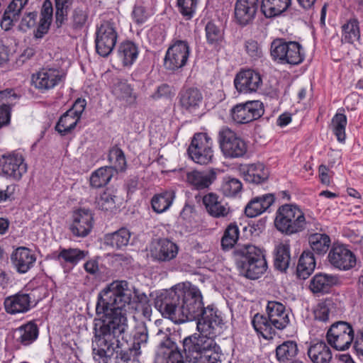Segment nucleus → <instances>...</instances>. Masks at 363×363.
Instances as JSON below:
<instances>
[{"mask_svg":"<svg viewBox=\"0 0 363 363\" xmlns=\"http://www.w3.org/2000/svg\"><path fill=\"white\" fill-rule=\"evenodd\" d=\"M203 306L200 290L189 282L176 284L155 301V308L164 318H219L213 305Z\"/></svg>","mask_w":363,"mask_h":363,"instance_id":"f257e3e1","label":"nucleus"},{"mask_svg":"<svg viewBox=\"0 0 363 363\" xmlns=\"http://www.w3.org/2000/svg\"><path fill=\"white\" fill-rule=\"evenodd\" d=\"M126 320L94 319L93 359L95 363L113 362L114 351L122 346L120 337L128 328Z\"/></svg>","mask_w":363,"mask_h":363,"instance_id":"f03ea898","label":"nucleus"},{"mask_svg":"<svg viewBox=\"0 0 363 363\" xmlns=\"http://www.w3.org/2000/svg\"><path fill=\"white\" fill-rule=\"evenodd\" d=\"M132 299V289L126 281H114L98 295L96 314L103 318H125Z\"/></svg>","mask_w":363,"mask_h":363,"instance_id":"7ed1b4c3","label":"nucleus"},{"mask_svg":"<svg viewBox=\"0 0 363 363\" xmlns=\"http://www.w3.org/2000/svg\"><path fill=\"white\" fill-rule=\"evenodd\" d=\"M240 257L238 267L246 277L250 279L259 278L267 270V264L262 251L252 245H245L236 250Z\"/></svg>","mask_w":363,"mask_h":363,"instance_id":"20e7f679","label":"nucleus"},{"mask_svg":"<svg viewBox=\"0 0 363 363\" xmlns=\"http://www.w3.org/2000/svg\"><path fill=\"white\" fill-rule=\"evenodd\" d=\"M274 225L279 232L287 235L301 232L306 227L305 214L297 205H281L277 210Z\"/></svg>","mask_w":363,"mask_h":363,"instance_id":"39448f33","label":"nucleus"},{"mask_svg":"<svg viewBox=\"0 0 363 363\" xmlns=\"http://www.w3.org/2000/svg\"><path fill=\"white\" fill-rule=\"evenodd\" d=\"M270 53L272 59L281 64L298 65L305 57L303 49L298 42L286 41L283 38L272 41Z\"/></svg>","mask_w":363,"mask_h":363,"instance_id":"423d86ee","label":"nucleus"},{"mask_svg":"<svg viewBox=\"0 0 363 363\" xmlns=\"http://www.w3.org/2000/svg\"><path fill=\"white\" fill-rule=\"evenodd\" d=\"M118 26L113 20H104L96 26V50L102 57L108 56L116 46L118 36Z\"/></svg>","mask_w":363,"mask_h":363,"instance_id":"0eeeda50","label":"nucleus"},{"mask_svg":"<svg viewBox=\"0 0 363 363\" xmlns=\"http://www.w3.org/2000/svg\"><path fill=\"white\" fill-rule=\"evenodd\" d=\"M183 348L189 363L198 362L199 358L211 350H220L214 340L198 334L186 337L183 341Z\"/></svg>","mask_w":363,"mask_h":363,"instance_id":"6e6552de","label":"nucleus"},{"mask_svg":"<svg viewBox=\"0 0 363 363\" xmlns=\"http://www.w3.org/2000/svg\"><path fill=\"white\" fill-rule=\"evenodd\" d=\"M218 143L226 158L242 157L247 150L246 143L228 127H223L218 131Z\"/></svg>","mask_w":363,"mask_h":363,"instance_id":"1a4fd4ad","label":"nucleus"},{"mask_svg":"<svg viewBox=\"0 0 363 363\" xmlns=\"http://www.w3.org/2000/svg\"><path fill=\"white\" fill-rule=\"evenodd\" d=\"M189 157L201 165L212 162L213 158V140L206 133L194 134L188 148Z\"/></svg>","mask_w":363,"mask_h":363,"instance_id":"9d476101","label":"nucleus"},{"mask_svg":"<svg viewBox=\"0 0 363 363\" xmlns=\"http://www.w3.org/2000/svg\"><path fill=\"white\" fill-rule=\"evenodd\" d=\"M326 338L328 344L337 351H345L350 348L354 340V330L352 326L345 321H339L331 325Z\"/></svg>","mask_w":363,"mask_h":363,"instance_id":"9b49d317","label":"nucleus"},{"mask_svg":"<svg viewBox=\"0 0 363 363\" xmlns=\"http://www.w3.org/2000/svg\"><path fill=\"white\" fill-rule=\"evenodd\" d=\"M190 55V47L187 41L177 40L168 48L164 58L166 69L176 71L184 67Z\"/></svg>","mask_w":363,"mask_h":363,"instance_id":"f8f14e48","label":"nucleus"},{"mask_svg":"<svg viewBox=\"0 0 363 363\" xmlns=\"http://www.w3.org/2000/svg\"><path fill=\"white\" fill-rule=\"evenodd\" d=\"M138 329L139 331L134 335L135 342L132 347L123 349L124 345V333L120 337L122 346L114 351V354H116V357L113 358L114 363H130V362L138 361V358L141 353L140 345L141 343H145L148 338L147 331L143 323L139 326Z\"/></svg>","mask_w":363,"mask_h":363,"instance_id":"ddd939ff","label":"nucleus"},{"mask_svg":"<svg viewBox=\"0 0 363 363\" xmlns=\"http://www.w3.org/2000/svg\"><path fill=\"white\" fill-rule=\"evenodd\" d=\"M263 104L259 101H248L238 104L230 111L232 119L237 123L245 124L259 118L264 114Z\"/></svg>","mask_w":363,"mask_h":363,"instance_id":"4468645a","label":"nucleus"},{"mask_svg":"<svg viewBox=\"0 0 363 363\" xmlns=\"http://www.w3.org/2000/svg\"><path fill=\"white\" fill-rule=\"evenodd\" d=\"M261 74L253 69H243L235 77L234 86L240 94H253L257 92L262 86Z\"/></svg>","mask_w":363,"mask_h":363,"instance_id":"2eb2a0df","label":"nucleus"},{"mask_svg":"<svg viewBox=\"0 0 363 363\" xmlns=\"http://www.w3.org/2000/svg\"><path fill=\"white\" fill-rule=\"evenodd\" d=\"M331 266L342 271H347L356 265V257L348 247L342 244H334L328 255Z\"/></svg>","mask_w":363,"mask_h":363,"instance_id":"dca6fc26","label":"nucleus"},{"mask_svg":"<svg viewBox=\"0 0 363 363\" xmlns=\"http://www.w3.org/2000/svg\"><path fill=\"white\" fill-rule=\"evenodd\" d=\"M26 172L27 164L21 154L4 155L0 160V173L7 178L18 181Z\"/></svg>","mask_w":363,"mask_h":363,"instance_id":"f3484780","label":"nucleus"},{"mask_svg":"<svg viewBox=\"0 0 363 363\" xmlns=\"http://www.w3.org/2000/svg\"><path fill=\"white\" fill-rule=\"evenodd\" d=\"M63 75L56 69L43 68L32 75V84L42 93L54 89L62 80Z\"/></svg>","mask_w":363,"mask_h":363,"instance_id":"a211bd4d","label":"nucleus"},{"mask_svg":"<svg viewBox=\"0 0 363 363\" xmlns=\"http://www.w3.org/2000/svg\"><path fill=\"white\" fill-rule=\"evenodd\" d=\"M93 223L94 218L90 210L79 209L72 214L69 230L74 236L84 238L91 231Z\"/></svg>","mask_w":363,"mask_h":363,"instance_id":"6ab92c4d","label":"nucleus"},{"mask_svg":"<svg viewBox=\"0 0 363 363\" xmlns=\"http://www.w3.org/2000/svg\"><path fill=\"white\" fill-rule=\"evenodd\" d=\"M179 250L177 243L167 238H160L152 242L150 252L154 259L167 262L177 257Z\"/></svg>","mask_w":363,"mask_h":363,"instance_id":"aec40b11","label":"nucleus"},{"mask_svg":"<svg viewBox=\"0 0 363 363\" xmlns=\"http://www.w3.org/2000/svg\"><path fill=\"white\" fill-rule=\"evenodd\" d=\"M258 0H236L234 6L235 22L246 26L253 22L258 9Z\"/></svg>","mask_w":363,"mask_h":363,"instance_id":"412c9836","label":"nucleus"},{"mask_svg":"<svg viewBox=\"0 0 363 363\" xmlns=\"http://www.w3.org/2000/svg\"><path fill=\"white\" fill-rule=\"evenodd\" d=\"M202 202L207 213L214 218H228L231 216L233 211L230 206L216 194L204 195Z\"/></svg>","mask_w":363,"mask_h":363,"instance_id":"4be33fe9","label":"nucleus"},{"mask_svg":"<svg viewBox=\"0 0 363 363\" xmlns=\"http://www.w3.org/2000/svg\"><path fill=\"white\" fill-rule=\"evenodd\" d=\"M11 259L16 271L18 273L24 274L34 266L36 256L29 248L19 247L13 252Z\"/></svg>","mask_w":363,"mask_h":363,"instance_id":"5701e85b","label":"nucleus"},{"mask_svg":"<svg viewBox=\"0 0 363 363\" xmlns=\"http://www.w3.org/2000/svg\"><path fill=\"white\" fill-rule=\"evenodd\" d=\"M29 0H12L6 8L2 16L0 26L5 31L10 30L17 23L22 11Z\"/></svg>","mask_w":363,"mask_h":363,"instance_id":"b1692460","label":"nucleus"},{"mask_svg":"<svg viewBox=\"0 0 363 363\" xmlns=\"http://www.w3.org/2000/svg\"><path fill=\"white\" fill-rule=\"evenodd\" d=\"M179 98L182 108L189 113L198 111L203 102L201 91L195 87L182 89L179 94Z\"/></svg>","mask_w":363,"mask_h":363,"instance_id":"393cba45","label":"nucleus"},{"mask_svg":"<svg viewBox=\"0 0 363 363\" xmlns=\"http://www.w3.org/2000/svg\"><path fill=\"white\" fill-rule=\"evenodd\" d=\"M189 319H174L175 324H181L188 321ZM197 330L199 335L211 337L213 340L222 332L223 323L222 319H196Z\"/></svg>","mask_w":363,"mask_h":363,"instance_id":"a878e982","label":"nucleus"},{"mask_svg":"<svg viewBox=\"0 0 363 363\" xmlns=\"http://www.w3.org/2000/svg\"><path fill=\"white\" fill-rule=\"evenodd\" d=\"M274 200L275 197L272 194H266L253 198L245 206V215L249 218H255L261 215L269 208Z\"/></svg>","mask_w":363,"mask_h":363,"instance_id":"bb28decb","label":"nucleus"},{"mask_svg":"<svg viewBox=\"0 0 363 363\" xmlns=\"http://www.w3.org/2000/svg\"><path fill=\"white\" fill-rule=\"evenodd\" d=\"M88 255V251L82 250L79 248H62L55 252L54 258L61 266H76L80 261L85 259Z\"/></svg>","mask_w":363,"mask_h":363,"instance_id":"cd10ccee","label":"nucleus"},{"mask_svg":"<svg viewBox=\"0 0 363 363\" xmlns=\"http://www.w3.org/2000/svg\"><path fill=\"white\" fill-rule=\"evenodd\" d=\"M6 312L11 315L26 313L30 309L31 298L29 294L18 293L4 301Z\"/></svg>","mask_w":363,"mask_h":363,"instance_id":"c85d7f7f","label":"nucleus"},{"mask_svg":"<svg viewBox=\"0 0 363 363\" xmlns=\"http://www.w3.org/2000/svg\"><path fill=\"white\" fill-rule=\"evenodd\" d=\"M339 283L338 276L319 273L311 279L309 287L314 294H325L328 293L332 287L339 284Z\"/></svg>","mask_w":363,"mask_h":363,"instance_id":"c756f323","label":"nucleus"},{"mask_svg":"<svg viewBox=\"0 0 363 363\" xmlns=\"http://www.w3.org/2000/svg\"><path fill=\"white\" fill-rule=\"evenodd\" d=\"M216 174L214 169L205 171L194 170L187 173L186 179L188 183L196 189H203L213 184L216 179Z\"/></svg>","mask_w":363,"mask_h":363,"instance_id":"7c9ffc66","label":"nucleus"},{"mask_svg":"<svg viewBox=\"0 0 363 363\" xmlns=\"http://www.w3.org/2000/svg\"><path fill=\"white\" fill-rule=\"evenodd\" d=\"M157 363H184L183 357L177 350L175 345L169 340L160 344L157 352Z\"/></svg>","mask_w":363,"mask_h":363,"instance_id":"2f4dec72","label":"nucleus"},{"mask_svg":"<svg viewBox=\"0 0 363 363\" xmlns=\"http://www.w3.org/2000/svg\"><path fill=\"white\" fill-rule=\"evenodd\" d=\"M244 179L252 184H262L267 180L269 172L262 163H255L247 165L242 169Z\"/></svg>","mask_w":363,"mask_h":363,"instance_id":"473e14b6","label":"nucleus"},{"mask_svg":"<svg viewBox=\"0 0 363 363\" xmlns=\"http://www.w3.org/2000/svg\"><path fill=\"white\" fill-rule=\"evenodd\" d=\"M111 92L117 100L126 104H132L136 99L132 86L124 79H116L113 84Z\"/></svg>","mask_w":363,"mask_h":363,"instance_id":"72a5a7b5","label":"nucleus"},{"mask_svg":"<svg viewBox=\"0 0 363 363\" xmlns=\"http://www.w3.org/2000/svg\"><path fill=\"white\" fill-rule=\"evenodd\" d=\"M16 94L12 89L0 91V128L9 124L11 121V104Z\"/></svg>","mask_w":363,"mask_h":363,"instance_id":"f704fd0d","label":"nucleus"},{"mask_svg":"<svg viewBox=\"0 0 363 363\" xmlns=\"http://www.w3.org/2000/svg\"><path fill=\"white\" fill-rule=\"evenodd\" d=\"M308 355L313 363H330L333 357L330 347L323 341L311 345Z\"/></svg>","mask_w":363,"mask_h":363,"instance_id":"c9c22d12","label":"nucleus"},{"mask_svg":"<svg viewBox=\"0 0 363 363\" xmlns=\"http://www.w3.org/2000/svg\"><path fill=\"white\" fill-rule=\"evenodd\" d=\"M38 336V329L33 322L19 327L14 332V338L17 343L24 346L32 344Z\"/></svg>","mask_w":363,"mask_h":363,"instance_id":"e433bc0d","label":"nucleus"},{"mask_svg":"<svg viewBox=\"0 0 363 363\" xmlns=\"http://www.w3.org/2000/svg\"><path fill=\"white\" fill-rule=\"evenodd\" d=\"M91 23L90 10L85 4H82L74 8L72 11L71 23L74 30H82L89 26Z\"/></svg>","mask_w":363,"mask_h":363,"instance_id":"4c0bfd02","label":"nucleus"},{"mask_svg":"<svg viewBox=\"0 0 363 363\" xmlns=\"http://www.w3.org/2000/svg\"><path fill=\"white\" fill-rule=\"evenodd\" d=\"M291 0H262L261 11L266 18L278 16L291 5Z\"/></svg>","mask_w":363,"mask_h":363,"instance_id":"58836bf2","label":"nucleus"},{"mask_svg":"<svg viewBox=\"0 0 363 363\" xmlns=\"http://www.w3.org/2000/svg\"><path fill=\"white\" fill-rule=\"evenodd\" d=\"M291 262L290 245L287 242L277 245L274 250V267L281 272H285Z\"/></svg>","mask_w":363,"mask_h":363,"instance_id":"ea45409f","label":"nucleus"},{"mask_svg":"<svg viewBox=\"0 0 363 363\" xmlns=\"http://www.w3.org/2000/svg\"><path fill=\"white\" fill-rule=\"evenodd\" d=\"M315 260L313 253L310 251H304L298 260L296 267V274L299 279H307L314 271Z\"/></svg>","mask_w":363,"mask_h":363,"instance_id":"a19ab883","label":"nucleus"},{"mask_svg":"<svg viewBox=\"0 0 363 363\" xmlns=\"http://www.w3.org/2000/svg\"><path fill=\"white\" fill-rule=\"evenodd\" d=\"M175 194L172 190H166L155 194L151 199L153 211L157 213L165 212L172 206Z\"/></svg>","mask_w":363,"mask_h":363,"instance_id":"79ce46f5","label":"nucleus"},{"mask_svg":"<svg viewBox=\"0 0 363 363\" xmlns=\"http://www.w3.org/2000/svg\"><path fill=\"white\" fill-rule=\"evenodd\" d=\"M130 235L131 234L127 228H122L117 231L106 235L104 242L113 248L122 249L128 245Z\"/></svg>","mask_w":363,"mask_h":363,"instance_id":"37998d69","label":"nucleus"},{"mask_svg":"<svg viewBox=\"0 0 363 363\" xmlns=\"http://www.w3.org/2000/svg\"><path fill=\"white\" fill-rule=\"evenodd\" d=\"M118 53L123 66L130 67L135 62L139 52L134 43L125 41L120 45Z\"/></svg>","mask_w":363,"mask_h":363,"instance_id":"c03bdc74","label":"nucleus"},{"mask_svg":"<svg viewBox=\"0 0 363 363\" xmlns=\"http://www.w3.org/2000/svg\"><path fill=\"white\" fill-rule=\"evenodd\" d=\"M342 37L344 40L355 45H361L360 29L356 18L350 19L342 26Z\"/></svg>","mask_w":363,"mask_h":363,"instance_id":"a18cd8bd","label":"nucleus"},{"mask_svg":"<svg viewBox=\"0 0 363 363\" xmlns=\"http://www.w3.org/2000/svg\"><path fill=\"white\" fill-rule=\"evenodd\" d=\"M72 111H66L59 119L55 125V130L61 135H66L72 133L79 121V116L73 115Z\"/></svg>","mask_w":363,"mask_h":363,"instance_id":"49530a36","label":"nucleus"},{"mask_svg":"<svg viewBox=\"0 0 363 363\" xmlns=\"http://www.w3.org/2000/svg\"><path fill=\"white\" fill-rule=\"evenodd\" d=\"M298 345L295 341L287 340L276 348V357L279 362H286L292 360L298 354Z\"/></svg>","mask_w":363,"mask_h":363,"instance_id":"de8ad7c7","label":"nucleus"},{"mask_svg":"<svg viewBox=\"0 0 363 363\" xmlns=\"http://www.w3.org/2000/svg\"><path fill=\"white\" fill-rule=\"evenodd\" d=\"M340 310L331 298H326L317 304L313 310L315 318H329L340 315Z\"/></svg>","mask_w":363,"mask_h":363,"instance_id":"09e8293b","label":"nucleus"},{"mask_svg":"<svg viewBox=\"0 0 363 363\" xmlns=\"http://www.w3.org/2000/svg\"><path fill=\"white\" fill-rule=\"evenodd\" d=\"M312 250L318 255H324L330 245V238L325 233H313L308 237Z\"/></svg>","mask_w":363,"mask_h":363,"instance_id":"8fccbe9b","label":"nucleus"},{"mask_svg":"<svg viewBox=\"0 0 363 363\" xmlns=\"http://www.w3.org/2000/svg\"><path fill=\"white\" fill-rule=\"evenodd\" d=\"M114 174L112 167L107 166L101 167L92 173L90 177L91 186L94 188H100L106 185L111 179Z\"/></svg>","mask_w":363,"mask_h":363,"instance_id":"3c124183","label":"nucleus"},{"mask_svg":"<svg viewBox=\"0 0 363 363\" xmlns=\"http://www.w3.org/2000/svg\"><path fill=\"white\" fill-rule=\"evenodd\" d=\"M347 125V118L345 115L337 113L331 121V129L337 140L342 143L345 140V128Z\"/></svg>","mask_w":363,"mask_h":363,"instance_id":"603ef678","label":"nucleus"},{"mask_svg":"<svg viewBox=\"0 0 363 363\" xmlns=\"http://www.w3.org/2000/svg\"><path fill=\"white\" fill-rule=\"evenodd\" d=\"M240 235L238 225L230 223L225 229L221 240V245L223 249L232 248L237 242Z\"/></svg>","mask_w":363,"mask_h":363,"instance_id":"864d4df0","label":"nucleus"},{"mask_svg":"<svg viewBox=\"0 0 363 363\" xmlns=\"http://www.w3.org/2000/svg\"><path fill=\"white\" fill-rule=\"evenodd\" d=\"M206 37L208 44L217 46L223 39V30L213 22H208L205 28Z\"/></svg>","mask_w":363,"mask_h":363,"instance_id":"5fc2aeb1","label":"nucleus"},{"mask_svg":"<svg viewBox=\"0 0 363 363\" xmlns=\"http://www.w3.org/2000/svg\"><path fill=\"white\" fill-rule=\"evenodd\" d=\"M252 325L257 334L262 335L264 339L272 337V319H252Z\"/></svg>","mask_w":363,"mask_h":363,"instance_id":"6e6d98bb","label":"nucleus"},{"mask_svg":"<svg viewBox=\"0 0 363 363\" xmlns=\"http://www.w3.org/2000/svg\"><path fill=\"white\" fill-rule=\"evenodd\" d=\"M108 160L112 164L110 167L113 168L114 172L125 170L126 160L121 149L116 147H113L109 152Z\"/></svg>","mask_w":363,"mask_h":363,"instance_id":"4d7b16f0","label":"nucleus"},{"mask_svg":"<svg viewBox=\"0 0 363 363\" xmlns=\"http://www.w3.org/2000/svg\"><path fill=\"white\" fill-rule=\"evenodd\" d=\"M115 198L111 191H104L96 199V207L101 211H112L116 208Z\"/></svg>","mask_w":363,"mask_h":363,"instance_id":"13d9d810","label":"nucleus"},{"mask_svg":"<svg viewBox=\"0 0 363 363\" xmlns=\"http://www.w3.org/2000/svg\"><path fill=\"white\" fill-rule=\"evenodd\" d=\"M134 294L138 301L135 303V310L137 311L136 315H143L144 318H150L152 315V308L148 303V298L145 294H139V291L134 289Z\"/></svg>","mask_w":363,"mask_h":363,"instance_id":"bf43d9fd","label":"nucleus"},{"mask_svg":"<svg viewBox=\"0 0 363 363\" xmlns=\"http://www.w3.org/2000/svg\"><path fill=\"white\" fill-rule=\"evenodd\" d=\"M55 18L57 27H60L67 18V13L73 0H55Z\"/></svg>","mask_w":363,"mask_h":363,"instance_id":"052dcab7","label":"nucleus"},{"mask_svg":"<svg viewBox=\"0 0 363 363\" xmlns=\"http://www.w3.org/2000/svg\"><path fill=\"white\" fill-rule=\"evenodd\" d=\"M221 188L225 196H234L241 191L242 185L239 179L228 177L223 182Z\"/></svg>","mask_w":363,"mask_h":363,"instance_id":"680f3d73","label":"nucleus"},{"mask_svg":"<svg viewBox=\"0 0 363 363\" xmlns=\"http://www.w3.org/2000/svg\"><path fill=\"white\" fill-rule=\"evenodd\" d=\"M198 0H177L179 12L186 19H191L195 13Z\"/></svg>","mask_w":363,"mask_h":363,"instance_id":"e2e57ef3","label":"nucleus"},{"mask_svg":"<svg viewBox=\"0 0 363 363\" xmlns=\"http://www.w3.org/2000/svg\"><path fill=\"white\" fill-rule=\"evenodd\" d=\"M266 311L268 314V318H289V314L286 313L285 306L280 302L269 301Z\"/></svg>","mask_w":363,"mask_h":363,"instance_id":"0e129e2a","label":"nucleus"},{"mask_svg":"<svg viewBox=\"0 0 363 363\" xmlns=\"http://www.w3.org/2000/svg\"><path fill=\"white\" fill-rule=\"evenodd\" d=\"M245 50L251 57L257 58L262 55V48L258 43L254 40H249L246 41Z\"/></svg>","mask_w":363,"mask_h":363,"instance_id":"69168bd1","label":"nucleus"},{"mask_svg":"<svg viewBox=\"0 0 363 363\" xmlns=\"http://www.w3.org/2000/svg\"><path fill=\"white\" fill-rule=\"evenodd\" d=\"M132 16L136 23L142 24L147 21L149 14L143 6H136L134 7Z\"/></svg>","mask_w":363,"mask_h":363,"instance_id":"338daca9","label":"nucleus"},{"mask_svg":"<svg viewBox=\"0 0 363 363\" xmlns=\"http://www.w3.org/2000/svg\"><path fill=\"white\" fill-rule=\"evenodd\" d=\"M172 94V87L168 84H162L157 88L151 96L153 99L157 100L161 98H169Z\"/></svg>","mask_w":363,"mask_h":363,"instance_id":"774afa93","label":"nucleus"}]
</instances>
